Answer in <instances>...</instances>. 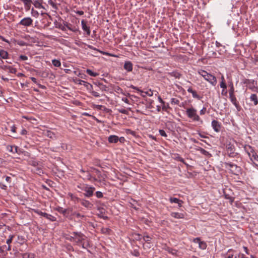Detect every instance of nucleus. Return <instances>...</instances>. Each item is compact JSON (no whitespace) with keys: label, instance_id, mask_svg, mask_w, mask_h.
<instances>
[{"label":"nucleus","instance_id":"obj_1","mask_svg":"<svg viewBox=\"0 0 258 258\" xmlns=\"http://www.w3.org/2000/svg\"><path fill=\"white\" fill-rule=\"evenodd\" d=\"M237 163L236 160L231 161L230 159L227 157V170H228L230 173L237 175L240 172L241 168L237 165Z\"/></svg>","mask_w":258,"mask_h":258},{"label":"nucleus","instance_id":"obj_2","mask_svg":"<svg viewBox=\"0 0 258 258\" xmlns=\"http://www.w3.org/2000/svg\"><path fill=\"white\" fill-rule=\"evenodd\" d=\"M229 86V99L232 104L235 106L237 109L239 111L240 109V106H239L238 102L237 101L236 98L234 94V88L233 87V85L231 82H228Z\"/></svg>","mask_w":258,"mask_h":258},{"label":"nucleus","instance_id":"obj_3","mask_svg":"<svg viewBox=\"0 0 258 258\" xmlns=\"http://www.w3.org/2000/svg\"><path fill=\"white\" fill-rule=\"evenodd\" d=\"M198 73L201 75L206 80L208 81L211 84L215 85L216 83V79L215 76L208 73L206 71L200 70Z\"/></svg>","mask_w":258,"mask_h":258},{"label":"nucleus","instance_id":"obj_4","mask_svg":"<svg viewBox=\"0 0 258 258\" xmlns=\"http://www.w3.org/2000/svg\"><path fill=\"white\" fill-rule=\"evenodd\" d=\"M186 112L188 117L194 121H199L200 120V117L197 113V110L194 108H188L186 109Z\"/></svg>","mask_w":258,"mask_h":258},{"label":"nucleus","instance_id":"obj_5","mask_svg":"<svg viewBox=\"0 0 258 258\" xmlns=\"http://www.w3.org/2000/svg\"><path fill=\"white\" fill-rule=\"evenodd\" d=\"M82 189L85 192L84 194L85 197H90L93 195L95 188L94 187L90 186L88 185H84L82 186Z\"/></svg>","mask_w":258,"mask_h":258},{"label":"nucleus","instance_id":"obj_6","mask_svg":"<svg viewBox=\"0 0 258 258\" xmlns=\"http://www.w3.org/2000/svg\"><path fill=\"white\" fill-rule=\"evenodd\" d=\"M235 147L233 145L230 144L227 146V154H228V158L230 159L231 157L238 158V154L235 152Z\"/></svg>","mask_w":258,"mask_h":258},{"label":"nucleus","instance_id":"obj_7","mask_svg":"<svg viewBox=\"0 0 258 258\" xmlns=\"http://www.w3.org/2000/svg\"><path fill=\"white\" fill-rule=\"evenodd\" d=\"M73 234L74 236L72 238L77 243H82L83 240H85V236L81 232H74Z\"/></svg>","mask_w":258,"mask_h":258},{"label":"nucleus","instance_id":"obj_8","mask_svg":"<svg viewBox=\"0 0 258 258\" xmlns=\"http://www.w3.org/2000/svg\"><path fill=\"white\" fill-rule=\"evenodd\" d=\"M33 20L30 17H26L23 19L19 23V24L21 25H23L24 26H30L32 24Z\"/></svg>","mask_w":258,"mask_h":258},{"label":"nucleus","instance_id":"obj_9","mask_svg":"<svg viewBox=\"0 0 258 258\" xmlns=\"http://www.w3.org/2000/svg\"><path fill=\"white\" fill-rule=\"evenodd\" d=\"M78 201L80 202L82 205L88 209H92L93 206V205L91 202L84 199H78Z\"/></svg>","mask_w":258,"mask_h":258},{"label":"nucleus","instance_id":"obj_10","mask_svg":"<svg viewBox=\"0 0 258 258\" xmlns=\"http://www.w3.org/2000/svg\"><path fill=\"white\" fill-rule=\"evenodd\" d=\"M194 242L199 244V247L202 249H205L207 244L205 242L201 241L200 238H196L193 240Z\"/></svg>","mask_w":258,"mask_h":258},{"label":"nucleus","instance_id":"obj_11","mask_svg":"<svg viewBox=\"0 0 258 258\" xmlns=\"http://www.w3.org/2000/svg\"><path fill=\"white\" fill-rule=\"evenodd\" d=\"M0 69L4 71L8 70L9 73L11 74H16L17 69L10 66L3 65L0 66Z\"/></svg>","mask_w":258,"mask_h":258},{"label":"nucleus","instance_id":"obj_12","mask_svg":"<svg viewBox=\"0 0 258 258\" xmlns=\"http://www.w3.org/2000/svg\"><path fill=\"white\" fill-rule=\"evenodd\" d=\"M244 150L247 154L249 157L250 156H251L252 154H253L255 153L253 148L251 146L248 145H246L244 146Z\"/></svg>","mask_w":258,"mask_h":258},{"label":"nucleus","instance_id":"obj_13","mask_svg":"<svg viewBox=\"0 0 258 258\" xmlns=\"http://www.w3.org/2000/svg\"><path fill=\"white\" fill-rule=\"evenodd\" d=\"M43 135L52 139H56V134L54 132L49 130L43 131Z\"/></svg>","mask_w":258,"mask_h":258},{"label":"nucleus","instance_id":"obj_14","mask_svg":"<svg viewBox=\"0 0 258 258\" xmlns=\"http://www.w3.org/2000/svg\"><path fill=\"white\" fill-rule=\"evenodd\" d=\"M235 199L234 195L232 192L231 189H227V200H229V202H230L231 204L232 203V202L234 201Z\"/></svg>","mask_w":258,"mask_h":258},{"label":"nucleus","instance_id":"obj_15","mask_svg":"<svg viewBox=\"0 0 258 258\" xmlns=\"http://www.w3.org/2000/svg\"><path fill=\"white\" fill-rule=\"evenodd\" d=\"M249 158L253 163V165L255 167H258V155L256 152L253 154H252L251 156H250Z\"/></svg>","mask_w":258,"mask_h":258},{"label":"nucleus","instance_id":"obj_16","mask_svg":"<svg viewBox=\"0 0 258 258\" xmlns=\"http://www.w3.org/2000/svg\"><path fill=\"white\" fill-rule=\"evenodd\" d=\"M37 213L39 215H41V216L45 217L46 218H47V219H49V220H50L51 221H54L55 220V217H54L52 215H49V214H47L46 213L42 212L41 211H37Z\"/></svg>","mask_w":258,"mask_h":258},{"label":"nucleus","instance_id":"obj_17","mask_svg":"<svg viewBox=\"0 0 258 258\" xmlns=\"http://www.w3.org/2000/svg\"><path fill=\"white\" fill-rule=\"evenodd\" d=\"M212 126L215 131L216 132H220L221 130V125L217 120H214L212 121Z\"/></svg>","mask_w":258,"mask_h":258},{"label":"nucleus","instance_id":"obj_18","mask_svg":"<svg viewBox=\"0 0 258 258\" xmlns=\"http://www.w3.org/2000/svg\"><path fill=\"white\" fill-rule=\"evenodd\" d=\"M81 24L82 26V29L84 31H86L88 35H90V30L89 27L87 26L86 24V22L85 20H82L81 21Z\"/></svg>","mask_w":258,"mask_h":258},{"label":"nucleus","instance_id":"obj_19","mask_svg":"<svg viewBox=\"0 0 258 258\" xmlns=\"http://www.w3.org/2000/svg\"><path fill=\"white\" fill-rule=\"evenodd\" d=\"M231 250L229 249L228 250V253H227L228 255H227V258H240V256H242L241 254L237 253L236 252H233L232 254H230Z\"/></svg>","mask_w":258,"mask_h":258},{"label":"nucleus","instance_id":"obj_20","mask_svg":"<svg viewBox=\"0 0 258 258\" xmlns=\"http://www.w3.org/2000/svg\"><path fill=\"white\" fill-rule=\"evenodd\" d=\"M119 140V138L117 136L111 135L108 137V141L110 143H116Z\"/></svg>","mask_w":258,"mask_h":258},{"label":"nucleus","instance_id":"obj_21","mask_svg":"<svg viewBox=\"0 0 258 258\" xmlns=\"http://www.w3.org/2000/svg\"><path fill=\"white\" fill-rule=\"evenodd\" d=\"M124 69L128 72H131L133 70V64L131 61H126L124 64Z\"/></svg>","mask_w":258,"mask_h":258},{"label":"nucleus","instance_id":"obj_22","mask_svg":"<svg viewBox=\"0 0 258 258\" xmlns=\"http://www.w3.org/2000/svg\"><path fill=\"white\" fill-rule=\"evenodd\" d=\"M8 57V52L5 50L0 49V58L2 59H7Z\"/></svg>","mask_w":258,"mask_h":258},{"label":"nucleus","instance_id":"obj_23","mask_svg":"<svg viewBox=\"0 0 258 258\" xmlns=\"http://www.w3.org/2000/svg\"><path fill=\"white\" fill-rule=\"evenodd\" d=\"M171 216L176 219H181L184 218L183 214L178 212H172L171 213Z\"/></svg>","mask_w":258,"mask_h":258},{"label":"nucleus","instance_id":"obj_24","mask_svg":"<svg viewBox=\"0 0 258 258\" xmlns=\"http://www.w3.org/2000/svg\"><path fill=\"white\" fill-rule=\"evenodd\" d=\"M165 250L167 251H168L169 253H170L171 254H172V255H177V250H176V249H173L171 247H166L165 248Z\"/></svg>","mask_w":258,"mask_h":258},{"label":"nucleus","instance_id":"obj_25","mask_svg":"<svg viewBox=\"0 0 258 258\" xmlns=\"http://www.w3.org/2000/svg\"><path fill=\"white\" fill-rule=\"evenodd\" d=\"M8 150L13 153H19L18 151V147L17 146H8L7 147Z\"/></svg>","mask_w":258,"mask_h":258},{"label":"nucleus","instance_id":"obj_26","mask_svg":"<svg viewBox=\"0 0 258 258\" xmlns=\"http://www.w3.org/2000/svg\"><path fill=\"white\" fill-rule=\"evenodd\" d=\"M220 86L223 88L222 91V94L224 96H225L226 91H225L224 89L226 88V84L224 83V78L223 76L222 77V82L221 83Z\"/></svg>","mask_w":258,"mask_h":258},{"label":"nucleus","instance_id":"obj_27","mask_svg":"<svg viewBox=\"0 0 258 258\" xmlns=\"http://www.w3.org/2000/svg\"><path fill=\"white\" fill-rule=\"evenodd\" d=\"M33 171L34 173L38 175H41V174L43 173V171L42 169L40 166H39L37 167L34 168Z\"/></svg>","mask_w":258,"mask_h":258},{"label":"nucleus","instance_id":"obj_28","mask_svg":"<svg viewBox=\"0 0 258 258\" xmlns=\"http://www.w3.org/2000/svg\"><path fill=\"white\" fill-rule=\"evenodd\" d=\"M250 99L251 101H253L254 102V104L255 105H257L258 103V99L257 97L256 94H252L250 95Z\"/></svg>","mask_w":258,"mask_h":258},{"label":"nucleus","instance_id":"obj_29","mask_svg":"<svg viewBox=\"0 0 258 258\" xmlns=\"http://www.w3.org/2000/svg\"><path fill=\"white\" fill-rule=\"evenodd\" d=\"M169 75L172 77H174L175 78H178V79L180 78V77L181 76L180 73H179L178 72H176V71H174L171 73H169Z\"/></svg>","mask_w":258,"mask_h":258},{"label":"nucleus","instance_id":"obj_30","mask_svg":"<svg viewBox=\"0 0 258 258\" xmlns=\"http://www.w3.org/2000/svg\"><path fill=\"white\" fill-rule=\"evenodd\" d=\"M94 84L98 86L102 91H106L107 87L103 84L98 82L95 83Z\"/></svg>","mask_w":258,"mask_h":258},{"label":"nucleus","instance_id":"obj_31","mask_svg":"<svg viewBox=\"0 0 258 258\" xmlns=\"http://www.w3.org/2000/svg\"><path fill=\"white\" fill-rule=\"evenodd\" d=\"M86 73L90 76L92 77H96L98 75V74L95 72H93L92 70L90 69H87L86 70Z\"/></svg>","mask_w":258,"mask_h":258},{"label":"nucleus","instance_id":"obj_32","mask_svg":"<svg viewBox=\"0 0 258 258\" xmlns=\"http://www.w3.org/2000/svg\"><path fill=\"white\" fill-rule=\"evenodd\" d=\"M52 63L54 66L56 67H59L61 65L60 61L57 59H53L52 60Z\"/></svg>","mask_w":258,"mask_h":258},{"label":"nucleus","instance_id":"obj_33","mask_svg":"<svg viewBox=\"0 0 258 258\" xmlns=\"http://www.w3.org/2000/svg\"><path fill=\"white\" fill-rule=\"evenodd\" d=\"M22 2H23L24 5L26 7L28 8L30 7L32 3V1L31 0H23Z\"/></svg>","mask_w":258,"mask_h":258},{"label":"nucleus","instance_id":"obj_34","mask_svg":"<svg viewBox=\"0 0 258 258\" xmlns=\"http://www.w3.org/2000/svg\"><path fill=\"white\" fill-rule=\"evenodd\" d=\"M83 242L81 243L82 246L84 248H87L89 246V242L87 240H83Z\"/></svg>","mask_w":258,"mask_h":258},{"label":"nucleus","instance_id":"obj_35","mask_svg":"<svg viewBox=\"0 0 258 258\" xmlns=\"http://www.w3.org/2000/svg\"><path fill=\"white\" fill-rule=\"evenodd\" d=\"M31 14L32 16L35 18H37L39 15V13L37 11L35 10L33 8L31 9Z\"/></svg>","mask_w":258,"mask_h":258},{"label":"nucleus","instance_id":"obj_36","mask_svg":"<svg viewBox=\"0 0 258 258\" xmlns=\"http://www.w3.org/2000/svg\"><path fill=\"white\" fill-rule=\"evenodd\" d=\"M143 239L145 242L150 243L152 238L149 235H146L143 236Z\"/></svg>","mask_w":258,"mask_h":258},{"label":"nucleus","instance_id":"obj_37","mask_svg":"<svg viewBox=\"0 0 258 258\" xmlns=\"http://www.w3.org/2000/svg\"><path fill=\"white\" fill-rule=\"evenodd\" d=\"M110 231H111V230L109 228H102L101 229V232L103 233H105V234H108V233H109Z\"/></svg>","mask_w":258,"mask_h":258},{"label":"nucleus","instance_id":"obj_38","mask_svg":"<svg viewBox=\"0 0 258 258\" xmlns=\"http://www.w3.org/2000/svg\"><path fill=\"white\" fill-rule=\"evenodd\" d=\"M34 5L37 8H43V7L42 5V4L37 1L35 2V3H34Z\"/></svg>","mask_w":258,"mask_h":258},{"label":"nucleus","instance_id":"obj_39","mask_svg":"<svg viewBox=\"0 0 258 258\" xmlns=\"http://www.w3.org/2000/svg\"><path fill=\"white\" fill-rule=\"evenodd\" d=\"M169 201L170 203H177V202H179V199L176 198H170L169 199Z\"/></svg>","mask_w":258,"mask_h":258},{"label":"nucleus","instance_id":"obj_40","mask_svg":"<svg viewBox=\"0 0 258 258\" xmlns=\"http://www.w3.org/2000/svg\"><path fill=\"white\" fill-rule=\"evenodd\" d=\"M199 151H200V152L204 155L207 156V155H209V153L203 148H200V149H199Z\"/></svg>","mask_w":258,"mask_h":258},{"label":"nucleus","instance_id":"obj_41","mask_svg":"<svg viewBox=\"0 0 258 258\" xmlns=\"http://www.w3.org/2000/svg\"><path fill=\"white\" fill-rule=\"evenodd\" d=\"M118 111L119 112L124 114H128V112L127 110L123 108L118 109Z\"/></svg>","mask_w":258,"mask_h":258},{"label":"nucleus","instance_id":"obj_42","mask_svg":"<svg viewBox=\"0 0 258 258\" xmlns=\"http://www.w3.org/2000/svg\"><path fill=\"white\" fill-rule=\"evenodd\" d=\"M192 97L195 98H197V99H200V97L199 96V95L197 94V93L196 92V91H194L192 92Z\"/></svg>","mask_w":258,"mask_h":258},{"label":"nucleus","instance_id":"obj_43","mask_svg":"<svg viewBox=\"0 0 258 258\" xmlns=\"http://www.w3.org/2000/svg\"><path fill=\"white\" fill-rule=\"evenodd\" d=\"M91 93L92 94V95H93L94 96H95L96 97H98L100 96L99 93L95 91H93V90L91 91Z\"/></svg>","mask_w":258,"mask_h":258},{"label":"nucleus","instance_id":"obj_44","mask_svg":"<svg viewBox=\"0 0 258 258\" xmlns=\"http://www.w3.org/2000/svg\"><path fill=\"white\" fill-rule=\"evenodd\" d=\"M13 237V235H10V238L8 239H7L6 241L7 244H8V245H10V243L12 242Z\"/></svg>","mask_w":258,"mask_h":258},{"label":"nucleus","instance_id":"obj_45","mask_svg":"<svg viewBox=\"0 0 258 258\" xmlns=\"http://www.w3.org/2000/svg\"><path fill=\"white\" fill-rule=\"evenodd\" d=\"M73 215L76 216L78 218H83V217H84V215H81L79 213H77V212H74Z\"/></svg>","mask_w":258,"mask_h":258},{"label":"nucleus","instance_id":"obj_46","mask_svg":"<svg viewBox=\"0 0 258 258\" xmlns=\"http://www.w3.org/2000/svg\"><path fill=\"white\" fill-rule=\"evenodd\" d=\"M159 133H160V135L162 136V137H167V135H166V133H165V132L163 130H159Z\"/></svg>","mask_w":258,"mask_h":258},{"label":"nucleus","instance_id":"obj_47","mask_svg":"<svg viewBox=\"0 0 258 258\" xmlns=\"http://www.w3.org/2000/svg\"><path fill=\"white\" fill-rule=\"evenodd\" d=\"M96 196L98 198H100L103 197V194L101 191H98L96 192Z\"/></svg>","mask_w":258,"mask_h":258},{"label":"nucleus","instance_id":"obj_48","mask_svg":"<svg viewBox=\"0 0 258 258\" xmlns=\"http://www.w3.org/2000/svg\"><path fill=\"white\" fill-rule=\"evenodd\" d=\"M126 133L127 134H131V135H132L133 136H135V134H136L135 132L133 131H132L131 130H126Z\"/></svg>","mask_w":258,"mask_h":258},{"label":"nucleus","instance_id":"obj_49","mask_svg":"<svg viewBox=\"0 0 258 258\" xmlns=\"http://www.w3.org/2000/svg\"><path fill=\"white\" fill-rule=\"evenodd\" d=\"M2 248H3V250H4L5 248H6V250H8V251H9L11 250V245H8V247H7L6 245H5V246H3L2 247Z\"/></svg>","mask_w":258,"mask_h":258},{"label":"nucleus","instance_id":"obj_50","mask_svg":"<svg viewBox=\"0 0 258 258\" xmlns=\"http://www.w3.org/2000/svg\"><path fill=\"white\" fill-rule=\"evenodd\" d=\"M20 58L22 60H26L28 59V57L26 55H21Z\"/></svg>","mask_w":258,"mask_h":258},{"label":"nucleus","instance_id":"obj_51","mask_svg":"<svg viewBox=\"0 0 258 258\" xmlns=\"http://www.w3.org/2000/svg\"><path fill=\"white\" fill-rule=\"evenodd\" d=\"M49 4L54 9H56V5L52 1H49Z\"/></svg>","mask_w":258,"mask_h":258},{"label":"nucleus","instance_id":"obj_52","mask_svg":"<svg viewBox=\"0 0 258 258\" xmlns=\"http://www.w3.org/2000/svg\"><path fill=\"white\" fill-rule=\"evenodd\" d=\"M11 131L13 133H15L16 132V127L14 125L11 127Z\"/></svg>","mask_w":258,"mask_h":258},{"label":"nucleus","instance_id":"obj_53","mask_svg":"<svg viewBox=\"0 0 258 258\" xmlns=\"http://www.w3.org/2000/svg\"><path fill=\"white\" fill-rule=\"evenodd\" d=\"M122 100L127 104H130L129 100L127 98L123 97L122 98Z\"/></svg>","mask_w":258,"mask_h":258},{"label":"nucleus","instance_id":"obj_54","mask_svg":"<svg viewBox=\"0 0 258 258\" xmlns=\"http://www.w3.org/2000/svg\"><path fill=\"white\" fill-rule=\"evenodd\" d=\"M58 211L60 212V213H62V214H63L64 215L66 214V213L67 212V210L66 209H63L62 208H60V210H58Z\"/></svg>","mask_w":258,"mask_h":258},{"label":"nucleus","instance_id":"obj_55","mask_svg":"<svg viewBox=\"0 0 258 258\" xmlns=\"http://www.w3.org/2000/svg\"><path fill=\"white\" fill-rule=\"evenodd\" d=\"M27 133V131L25 129H23L21 131V135H26Z\"/></svg>","mask_w":258,"mask_h":258},{"label":"nucleus","instance_id":"obj_56","mask_svg":"<svg viewBox=\"0 0 258 258\" xmlns=\"http://www.w3.org/2000/svg\"><path fill=\"white\" fill-rule=\"evenodd\" d=\"M67 27L70 30L73 31V32H76L77 31V29H73V28H71L69 25H67Z\"/></svg>","mask_w":258,"mask_h":258},{"label":"nucleus","instance_id":"obj_57","mask_svg":"<svg viewBox=\"0 0 258 258\" xmlns=\"http://www.w3.org/2000/svg\"><path fill=\"white\" fill-rule=\"evenodd\" d=\"M206 110V109L205 108H203L202 110H201L200 114H204L205 113Z\"/></svg>","mask_w":258,"mask_h":258},{"label":"nucleus","instance_id":"obj_58","mask_svg":"<svg viewBox=\"0 0 258 258\" xmlns=\"http://www.w3.org/2000/svg\"><path fill=\"white\" fill-rule=\"evenodd\" d=\"M32 165L34 166V168L38 166V163L35 161L33 162Z\"/></svg>","mask_w":258,"mask_h":258},{"label":"nucleus","instance_id":"obj_59","mask_svg":"<svg viewBox=\"0 0 258 258\" xmlns=\"http://www.w3.org/2000/svg\"><path fill=\"white\" fill-rule=\"evenodd\" d=\"M76 13L80 16L83 15L84 14V12L82 11H78Z\"/></svg>","mask_w":258,"mask_h":258},{"label":"nucleus","instance_id":"obj_60","mask_svg":"<svg viewBox=\"0 0 258 258\" xmlns=\"http://www.w3.org/2000/svg\"><path fill=\"white\" fill-rule=\"evenodd\" d=\"M116 89L117 90L116 91H117L118 93L120 92L122 93V90L120 87H117Z\"/></svg>","mask_w":258,"mask_h":258},{"label":"nucleus","instance_id":"obj_61","mask_svg":"<svg viewBox=\"0 0 258 258\" xmlns=\"http://www.w3.org/2000/svg\"><path fill=\"white\" fill-rule=\"evenodd\" d=\"M11 178L9 176H6V180L8 182H10L11 181Z\"/></svg>","mask_w":258,"mask_h":258},{"label":"nucleus","instance_id":"obj_62","mask_svg":"<svg viewBox=\"0 0 258 258\" xmlns=\"http://www.w3.org/2000/svg\"><path fill=\"white\" fill-rule=\"evenodd\" d=\"M1 78L2 80H3L4 81H6V82H8L9 80V79L8 78H5L4 76H2Z\"/></svg>","mask_w":258,"mask_h":258},{"label":"nucleus","instance_id":"obj_63","mask_svg":"<svg viewBox=\"0 0 258 258\" xmlns=\"http://www.w3.org/2000/svg\"><path fill=\"white\" fill-rule=\"evenodd\" d=\"M31 80L35 83H37V79L34 77H31Z\"/></svg>","mask_w":258,"mask_h":258},{"label":"nucleus","instance_id":"obj_64","mask_svg":"<svg viewBox=\"0 0 258 258\" xmlns=\"http://www.w3.org/2000/svg\"><path fill=\"white\" fill-rule=\"evenodd\" d=\"M182 203H183L182 201H181V200H179V202H177V204H178V206H179V207H181V206H182Z\"/></svg>","mask_w":258,"mask_h":258}]
</instances>
